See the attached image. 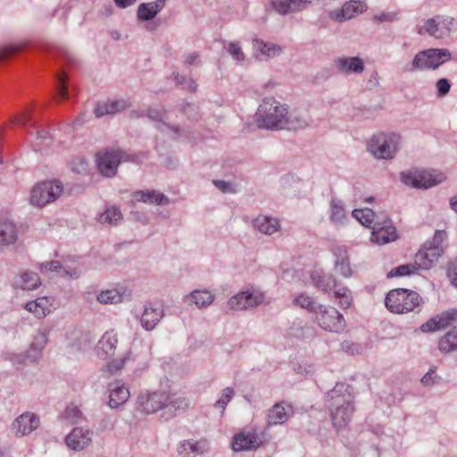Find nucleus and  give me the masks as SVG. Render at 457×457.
<instances>
[{
  "mask_svg": "<svg viewBox=\"0 0 457 457\" xmlns=\"http://www.w3.org/2000/svg\"><path fill=\"white\" fill-rule=\"evenodd\" d=\"M287 114V106L274 98H266L259 105L256 112V123L259 128L278 130L285 127V117Z\"/></svg>",
  "mask_w": 457,
  "mask_h": 457,
  "instance_id": "obj_1",
  "label": "nucleus"
},
{
  "mask_svg": "<svg viewBox=\"0 0 457 457\" xmlns=\"http://www.w3.org/2000/svg\"><path fill=\"white\" fill-rule=\"evenodd\" d=\"M451 59V53L445 48H429L416 54L410 65L404 70L408 72L436 70Z\"/></svg>",
  "mask_w": 457,
  "mask_h": 457,
  "instance_id": "obj_2",
  "label": "nucleus"
},
{
  "mask_svg": "<svg viewBox=\"0 0 457 457\" xmlns=\"http://www.w3.org/2000/svg\"><path fill=\"white\" fill-rule=\"evenodd\" d=\"M401 137L395 133L374 135L368 143L369 152L377 159L391 160L399 150Z\"/></svg>",
  "mask_w": 457,
  "mask_h": 457,
  "instance_id": "obj_3",
  "label": "nucleus"
},
{
  "mask_svg": "<svg viewBox=\"0 0 457 457\" xmlns=\"http://www.w3.org/2000/svg\"><path fill=\"white\" fill-rule=\"evenodd\" d=\"M421 303V297L417 292L397 288L391 290L386 296V308L395 313H404L413 311Z\"/></svg>",
  "mask_w": 457,
  "mask_h": 457,
  "instance_id": "obj_4",
  "label": "nucleus"
},
{
  "mask_svg": "<svg viewBox=\"0 0 457 457\" xmlns=\"http://www.w3.org/2000/svg\"><path fill=\"white\" fill-rule=\"evenodd\" d=\"M456 30V20L448 15H436L426 20L424 24L417 29L418 34H428L437 39L446 38Z\"/></svg>",
  "mask_w": 457,
  "mask_h": 457,
  "instance_id": "obj_5",
  "label": "nucleus"
},
{
  "mask_svg": "<svg viewBox=\"0 0 457 457\" xmlns=\"http://www.w3.org/2000/svg\"><path fill=\"white\" fill-rule=\"evenodd\" d=\"M62 192V186L58 181H43L31 189L30 203L42 207L55 201Z\"/></svg>",
  "mask_w": 457,
  "mask_h": 457,
  "instance_id": "obj_6",
  "label": "nucleus"
},
{
  "mask_svg": "<svg viewBox=\"0 0 457 457\" xmlns=\"http://www.w3.org/2000/svg\"><path fill=\"white\" fill-rule=\"evenodd\" d=\"M401 181L406 186L415 188H429L445 180L443 174H436L428 170H413L402 172Z\"/></svg>",
  "mask_w": 457,
  "mask_h": 457,
  "instance_id": "obj_7",
  "label": "nucleus"
},
{
  "mask_svg": "<svg viewBox=\"0 0 457 457\" xmlns=\"http://www.w3.org/2000/svg\"><path fill=\"white\" fill-rule=\"evenodd\" d=\"M318 325L324 330L339 333L344 330L345 322L343 315L332 306L320 305L315 312Z\"/></svg>",
  "mask_w": 457,
  "mask_h": 457,
  "instance_id": "obj_8",
  "label": "nucleus"
},
{
  "mask_svg": "<svg viewBox=\"0 0 457 457\" xmlns=\"http://www.w3.org/2000/svg\"><path fill=\"white\" fill-rule=\"evenodd\" d=\"M127 160H129V155L120 150H107L104 153H99L97 154L98 170L104 177H114L120 162Z\"/></svg>",
  "mask_w": 457,
  "mask_h": 457,
  "instance_id": "obj_9",
  "label": "nucleus"
},
{
  "mask_svg": "<svg viewBox=\"0 0 457 457\" xmlns=\"http://www.w3.org/2000/svg\"><path fill=\"white\" fill-rule=\"evenodd\" d=\"M264 300V295L259 291H243L230 297L228 305L230 310L242 311L254 308Z\"/></svg>",
  "mask_w": 457,
  "mask_h": 457,
  "instance_id": "obj_10",
  "label": "nucleus"
},
{
  "mask_svg": "<svg viewBox=\"0 0 457 457\" xmlns=\"http://www.w3.org/2000/svg\"><path fill=\"white\" fill-rule=\"evenodd\" d=\"M170 395L162 392L144 393L137 397V406L141 411L151 414L164 408Z\"/></svg>",
  "mask_w": 457,
  "mask_h": 457,
  "instance_id": "obj_11",
  "label": "nucleus"
},
{
  "mask_svg": "<svg viewBox=\"0 0 457 457\" xmlns=\"http://www.w3.org/2000/svg\"><path fill=\"white\" fill-rule=\"evenodd\" d=\"M39 425V417L33 412L26 411L12 421L11 429L16 436H24L36 430Z\"/></svg>",
  "mask_w": 457,
  "mask_h": 457,
  "instance_id": "obj_12",
  "label": "nucleus"
},
{
  "mask_svg": "<svg viewBox=\"0 0 457 457\" xmlns=\"http://www.w3.org/2000/svg\"><path fill=\"white\" fill-rule=\"evenodd\" d=\"M329 408L333 427L337 431L345 428L350 423L353 413L354 411L353 402L346 400L340 405H336Z\"/></svg>",
  "mask_w": 457,
  "mask_h": 457,
  "instance_id": "obj_13",
  "label": "nucleus"
},
{
  "mask_svg": "<svg viewBox=\"0 0 457 457\" xmlns=\"http://www.w3.org/2000/svg\"><path fill=\"white\" fill-rule=\"evenodd\" d=\"M93 431L87 428H74L65 437L67 446L74 451H82L92 442Z\"/></svg>",
  "mask_w": 457,
  "mask_h": 457,
  "instance_id": "obj_14",
  "label": "nucleus"
},
{
  "mask_svg": "<svg viewBox=\"0 0 457 457\" xmlns=\"http://www.w3.org/2000/svg\"><path fill=\"white\" fill-rule=\"evenodd\" d=\"M370 240L378 245H384L396 239L395 228L391 225L388 220L384 221L376 220L371 227Z\"/></svg>",
  "mask_w": 457,
  "mask_h": 457,
  "instance_id": "obj_15",
  "label": "nucleus"
},
{
  "mask_svg": "<svg viewBox=\"0 0 457 457\" xmlns=\"http://www.w3.org/2000/svg\"><path fill=\"white\" fill-rule=\"evenodd\" d=\"M454 321H457V310L452 309L432 317L421 325L420 329L422 332H434L450 326Z\"/></svg>",
  "mask_w": 457,
  "mask_h": 457,
  "instance_id": "obj_16",
  "label": "nucleus"
},
{
  "mask_svg": "<svg viewBox=\"0 0 457 457\" xmlns=\"http://www.w3.org/2000/svg\"><path fill=\"white\" fill-rule=\"evenodd\" d=\"M337 72L344 75L361 74L364 71V62L358 56H341L334 60Z\"/></svg>",
  "mask_w": 457,
  "mask_h": 457,
  "instance_id": "obj_17",
  "label": "nucleus"
},
{
  "mask_svg": "<svg viewBox=\"0 0 457 457\" xmlns=\"http://www.w3.org/2000/svg\"><path fill=\"white\" fill-rule=\"evenodd\" d=\"M19 239L16 224L9 219L0 220V250L9 248Z\"/></svg>",
  "mask_w": 457,
  "mask_h": 457,
  "instance_id": "obj_18",
  "label": "nucleus"
},
{
  "mask_svg": "<svg viewBox=\"0 0 457 457\" xmlns=\"http://www.w3.org/2000/svg\"><path fill=\"white\" fill-rule=\"evenodd\" d=\"M443 247L424 246L415 255V265L419 269L428 270L442 255Z\"/></svg>",
  "mask_w": 457,
  "mask_h": 457,
  "instance_id": "obj_19",
  "label": "nucleus"
},
{
  "mask_svg": "<svg viewBox=\"0 0 457 457\" xmlns=\"http://www.w3.org/2000/svg\"><path fill=\"white\" fill-rule=\"evenodd\" d=\"M293 413V407L289 403H275L268 411L267 423L269 426L285 423Z\"/></svg>",
  "mask_w": 457,
  "mask_h": 457,
  "instance_id": "obj_20",
  "label": "nucleus"
},
{
  "mask_svg": "<svg viewBox=\"0 0 457 457\" xmlns=\"http://www.w3.org/2000/svg\"><path fill=\"white\" fill-rule=\"evenodd\" d=\"M210 449L206 440H184L178 446V454L180 457H196L207 453Z\"/></svg>",
  "mask_w": 457,
  "mask_h": 457,
  "instance_id": "obj_21",
  "label": "nucleus"
},
{
  "mask_svg": "<svg viewBox=\"0 0 457 457\" xmlns=\"http://www.w3.org/2000/svg\"><path fill=\"white\" fill-rule=\"evenodd\" d=\"M262 444L259 436L253 433H239L232 441V449L235 452L251 451L257 449Z\"/></svg>",
  "mask_w": 457,
  "mask_h": 457,
  "instance_id": "obj_22",
  "label": "nucleus"
},
{
  "mask_svg": "<svg viewBox=\"0 0 457 457\" xmlns=\"http://www.w3.org/2000/svg\"><path fill=\"white\" fill-rule=\"evenodd\" d=\"M335 257V270L345 278L352 276L350 259L345 246L338 245L333 248Z\"/></svg>",
  "mask_w": 457,
  "mask_h": 457,
  "instance_id": "obj_23",
  "label": "nucleus"
},
{
  "mask_svg": "<svg viewBox=\"0 0 457 457\" xmlns=\"http://www.w3.org/2000/svg\"><path fill=\"white\" fill-rule=\"evenodd\" d=\"M129 396V390L120 381H115L109 385L108 405L111 408L115 409L122 405L128 401Z\"/></svg>",
  "mask_w": 457,
  "mask_h": 457,
  "instance_id": "obj_24",
  "label": "nucleus"
},
{
  "mask_svg": "<svg viewBox=\"0 0 457 457\" xmlns=\"http://www.w3.org/2000/svg\"><path fill=\"white\" fill-rule=\"evenodd\" d=\"M41 271L56 272L62 278L77 279L81 275V270L77 268L63 266L59 261L42 262L39 265Z\"/></svg>",
  "mask_w": 457,
  "mask_h": 457,
  "instance_id": "obj_25",
  "label": "nucleus"
},
{
  "mask_svg": "<svg viewBox=\"0 0 457 457\" xmlns=\"http://www.w3.org/2000/svg\"><path fill=\"white\" fill-rule=\"evenodd\" d=\"M133 198L141 203L155 204V205H168L170 200L164 194L156 190H138L133 193Z\"/></svg>",
  "mask_w": 457,
  "mask_h": 457,
  "instance_id": "obj_26",
  "label": "nucleus"
},
{
  "mask_svg": "<svg viewBox=\"0 0 457 457\" xmlns=\"http://www.w3.org/2000/svg\"><path fill=\"white\" fill-rule=\"evenodd\" d=\"M363 12V6L361 3L351 1L345 3L340 10H334L329 12V18L343 22L352 19L356 13Z\"/></svg>",
  "mask_w": 457,
  "mask_h": 457,
  "instance_id": "obj_27",
  "label": "nucleus"
},
{
  "mask_svg": "<svg viewBox=\"0 0 457 457\" xmlns=\"http://www.w3.org/2000/svg\"><path fill=\"white\" fill-rule=\"evenodd\" d=\"M129 106V103L124 99L108 100L99 103L96 106L94 112L97 118H100L107 114H115L122 112Z\"/></svg>",
  "mask_w": 457,
  "mask_h": 457,
  "instance_id": "obj_28",
  "label": "nucleus"
},
{
  "mask_svg": "<svg viewBox=\"0 0 457 457\" xmlns=\"http://www.w3.org/2000/svg\"><path fill=\"white\" fill-rule=\"evenodd\" d=\"M165 4L166 0L140 4L137 11V19L143 21L153 20L163 9Z\"/></svg>",
  "mask_w": 457,
  "mask_h": 457,
  "instance_id": "obj_29",
  "label": "nucleus"
},
{
  "mask_svg": "<svg viewBox=\"0 0 457 457\" xmlns=\"http://www.w3.org/2000/svg\"><path fill=\"white\" fill-rule=\"evenodd\" d=\"M311 279L314 286L325 293H333L339 286L331 274H325L320 270H314L311 274Z\"/></svg>",
  "mask_w": 457,
  "mask_h": 457,
  "instance_id": "obj_30",
  "label": "nucleus"
},
{
  "mask_svg": "<svg viewBox=\"0 0 457 457\" xmlns=\"http://www.w3.org/2000/svg\"><path fill=\"white\" fill-rule=\"evenodd\" d=\"M350 389L351 386L349 385L337 383L327 395L328 401L330 402L329 407L340 405L346 400L353 402Z\"/></svg>",
  "mask_w": 457,
  "mask_h": 457,
  "instance_id": "obj_31",
  "label": "nucleus"
},
{
  "mask_svg": "<svg viewBox=\"0 0 457 457\" xmlns=\"http://www.w3.org/2000/svg\"><path fill=\"white\" fill-rule=\"evenodd\" d=\"M311 123V119L306 113L299 111L288 112L285 117V127L283 129L296 130L306 128Z\"/></svg>",
  "mask_w": 457,
  "mask_h": 457,
  "instance_id": "obj_32",
  "label": "nucleus"
},
{
  "mask_svg": "<svg viewBox=\"0 0 457 457\" xmlns=\"http://www.w3.org/2000/svg\"><path fill=\"white\" fill-rule=\"evenodd\" d=\"M117 342L115 335L111 332L104 333L96 345L97 355L102 359L113 355Z\"/></svg>",
  "mask_w": 457,
  "mask_h": 457,
  "instance_id": "obj_33",
  "label": "nucleus"
},
{
  "mask_svg": "<svg viewBox=\"0 0 457 457\" xmlns=\"http://www.w3.org/2000/svg\"><path fill=\"white\" fill-rule=\"evenodd\" d=\"M25 309L37 319H43L51 312V303L47 297H39L28 302L25 304Z\"/></svg>",
  "mask_w": 457,
  "mask_h": 457,
  "instance_id": "obj_34",
  "label": "nucleus"
},
{
  "mask_svg": "<svg viewBox=\"0 0 457 457\" xmlns=\"http://www.w3.org/2000/svg\"><path fill=\"white\" fill-rule=\"evenodd\" d=\"M162 316L163 312L161 309L145 306L140 320L141 325L145 330L150 331L155 328Z\"/></svg>",
  "mask_w": 457,
  "mask_h": 457,
  "instance_id": "obj_35",
  "label": "nucleus"
},
{
  "mask_svg": "<svg viewBox=\"0 0 457 457\" xmlns=\"http://www.w3.org/2000/svg\"><path fill=\"white\" fill-rule=\"evenodd\" d=\"M189 304L195 303L198 308H205L211 305L215 297L207 290H194L186 296Z\"/></svg>",
  "mask_w": 457,
  "mask_h": 457,
  "instance_id": "obj_36",
  "label": "nucleus"
},
{
  "mask_svg": "<svg viewBox=\"0 0 457 457\" xmlns=\"http://www.w3.org/2000/svg\"><path fill=\"white\" fill-rule=\"evenodd\" d=\"M253 227L261 233L272 235L278 230L279 222L275 218L261 215L253 220Z\"/></svg>",
  "mask_w": 457,
  "mask_h": 457,
  "instance_id": "obj_37",
  "label": "nucleus"
},
{
  "mask_svg": "<svg viewBox=\"0 0 457 457\" xmlns=\"http://www.w3.org/2000/svg\"><path fill=\"white\" fill-rule=\"evenodd\" d=\"M253 49L267 58H273L279 55L282 52L280 46L274 43L264 42L262 39L254 38L253 40Z\"/></svg>",
  "mask_w": 457,
  "mask_h": 457,
  "instance_id": "obj_38",
  "label": "nucleus"
},
{
  "mask_svg": "<svg viewBox=\"0 0 457 457\" xmlns=\"http://www.w3.org/2000/svg\"><path fill=\"white\" fill-rule=\"evenodd\" d=\"M441 352L449 353L457 349V327L454 326L438 343Z\"/></svg>",
  "mask_w": 457,
  "mask_h": 457,
  "instance_id": "obj_39",
  "label": "nucleus"
},
{
  "mask_svg": "<svg viewBox=\"0 0 457 457\" xmlns=\"http://www.w3.org/2000/svg\"><path fill=\"white\" fill-rule=\"evenodd\" d=\"M330 220L334 224H342L346 219L344 203L338 199L330 201Z\"/></svg>",
  "mask_w": 457,
  "mask_h": 457,
  "instance_id": "obj_40",
  "label": "nucleus"
},
{
  "mask_svg": "<svg viewBox=\"0 0 457 457\" xmlns=\"http://www.w3.org/2000/svg\"><path fill=\"white\" fill-rule=\"evenodd\" d=\"M122 214L119 208L111 206L99 216L98 221L101 224L118 225L122 220Z\"/></svg>",
  "mask_w": 457,
  "mask_h": 457,
  "instance_id": "obj_41",
  "label": "nucleus"
},
{
  "mask_svg": "<svg viewBox=\"0 0 457 457\" xmlns=\"http://www.w3.org/2000/svg\"><path fill=\"white\" fill-rule=\"evenodd\" d=\"M352 215L368 228H371V225H374V222L378 220L376 213L370 208L355 209L352 212Z\"/></svg>",
  "mask_w": 457,
  "mask_h": 457,
  "instance_id": "obj_42",
  "label": "nucleus"
},
{
  "mask_svg": "<svg viewBox=\"0 0 457 457\" xmlns=\"http://www.w3.org/2000/svg\"><path fill=\"white\" fill-rule=\"evenodd\" d=\"M333 295L338 300L342 308H349L353 302L352 292L345 287H338L333 291Z\"/></svg>",
  "mask_w": 457,
  "mask_h": 457,
  "instance_id": "obj_43",
  "label": "nucleus"
},
{
  "mask_svg": "<svg viewBox=\"0 0 457 457\" xmlns=\"http://www.w3.org/2000/svg\"><path fill=\"white\" fill-rule=\"evenodd\" d=\"M97 301L104 304L118 303L122 301V295L116 289H109L98 294Z\"/></svg>",
  "mask_w": 457,
  "mask_h": 457,
  "instance_id": "obj_44",
  "label": "nucleus"
},
{
  "mask_svg": "<svg viewBox=\"0 0 457 457\" xmlns=\"http://www.w3.org/2000/svg\"><path fill=\"white\" fill-rule=\"evenodd\" d=\"M21 287L23 289L33 290L39 287L40 278L38 275L35 272L27 271L21 274Z\"/></svg>",
  "mask_w": 457,
  "mask_h": 457,
  "instance_id": "obj_45",
  "label": "nucleus"
},
{
  "mask_svg": "<svg viewBox=\"0 0 457 457\" xmlns=\"http://www.w3.org/2000/svg\"><path fill=\"white\" fill-rule=\"evenodd\" d=\"M48 341L47 335L45 332H38L30 345V353L35 351L34 358H40L41 352Z\"/></svg>",
  "mask_w": 457,
  "mask_h": 457,
  "instance_id": "obj_46",
  "label": "nucleus"
},
{
  "mask_svg": "<svg viewBox=\"0 0 457 457\" xmlns=\"http://www.w3.org/2000/svg\"><path fill=\"white\" fill-rule=\"evenodd\" d=\"M25 43L10 44L0 47V62L6 60L24 49Z\"/></svg>",
  "mask_w": 457,
  "mask_h": 457,
  "instance_id": "obj_47",
  "label": "nucleus"
},
{
  "mask_svg": "<svg viewBox=\"0 0 457 457\" xmlns=\"http://www.w3.org/2000/svg\"><path fill=\"white\" fill-rule=\"evenodd\" d=\"M235 395V391L232 387H226L222 390L220 398L214 403V407L220 409L221 414L224 412L226 406Z\"/></svg>",
  "mask_w": 457,
  "mask_h": 457,
  "instance_id": "obj_48",
  "label": "nucleus"
},
{
  "mask_svg": "<svg viewBox=\"0 0 457 457\" xmlns=\"http://www.w3.org/2000/svg\"><path fill=\"white\" fill-rule=\"evenodd\" d=\"M127 359V357H123L121 359L112 360V361L106 363L102 368L103 373L107 374L108 376L116 374L123 369Z\"/></svg>",
  "mask_w": 457,
  "mask_h": 457,
  "instance_id": "obj_49",
  "label": "nucleus"
},
{
  "mask_svg": "<svg viewBox=\"0 0 457 457\" xmlns=\"http://www.w3.org/2000/svg\"><path fill=\"white\" fill-rule=\"evenodd\" d=\"M56 78L58 80L57 88H56L57 96L62 100L68 99L69 93H68V88L66 86V82L68 79L67 75L65 74V72L63 71H62L56 74Z\"/></svg>",
  "mask_w": 457,
  "mask_h": 457,
  "instance_id": "obj_50",
  "label": "nucleus"
},
{
  "mask_svg": "<svg viewBox=\"0 0 457 457\" xmlns=\"http://www.w3.org/2000/svg\"><path fill=\"white\" fill-rule=\"evenodd\" d=\"M271 5L277 12L281 14L300 11L298 8H293V0H271Z\"/></svg>",
  "mask_w": 457,
  "mask_h": 457,
  "instance_id": "obj_51",
  "label": "nucleus"
},
{
  "mask_svg": "<svg viewBox=\"0 0 457 457\" xmlns=\"http://www.w3.org/2000/svg\"><path fill=\"white\" fill-rule=\"evenodd\" d=\"M295 303L302 308L307 309L312 312H316L320 304H317L312 297L300 295L295 299Z\"/></svg>",
  "mask_w": 457,
  "mask_h": 457,
  "instance_id": "obj_52",
  "label": "nucleus"
},
{
  "mask_svg": "<svg viewBox=\"0 0 457 457\" xmlns=\"http://www.w3.org/2000/svg\"><path fill=\"white\" fill-rule=\"evenodd\" d=\"M418 269L417 265L413 264H404L400 265L395 269H392L388 274V278L393 277H398V276H405V275H411L415 272V270Z\"/></svg>",
  "mask_w": 457,
  "mask_h": 457,
  "instance_id": "obj_53",
  "label": "nucleus"
},
{
  "mask_svg": "<svg viewBox=\"0 0 457 457\" xmlns=\"http://www.w3.org/2000/svg\"><path fill=\"white\" fill-rule=\"evenodd\" d=\"M187 406V401L182 397H174L170 395V400L164 408L168 409L170 412L178 410H183Z\"/></svg>",
  "mask_w": 457,
  "mask_h": 457,
  "instance_id": "obj_54",
  "label": "nucleus"
},
{
  "mask_svg": "<svg viewBox=\"0 0 457 457\" xmlns=\"http://www.w3.org/2000/svg\"><path fill=\"white\" fill-rule=\"evenodd\" d=\"M227 50L235 61L243 62L245 60V54L238 42L228 43Z\"/></svg>",
  "mask_w": 457,
  "mask_h": 457,
  "instance_id": "obj_55",
  "label": "nucleus"
},
{
  "mask_svg": "<svg viewBox=\"0 0 457 457\" xmlns=\"http://www.w3.org/2000/svg\"><path fill=\"white\" fill-rule=\"evenodd\" d=\"M55 54L59 60L65 62L67 64L71 65L76 62L74 55L67 48L58 47Z\"/></svg>",
  "mask_w": 457,
  "mask_h": 457,
  "instance_id": "obj_56",
  "label": "nucleus"
},
{
  "mask_svg": "<svg viewBox=\"0 0 457 457\" xmlns=\"http://www.w3.org/2000/svg\"><path fill=\"white\" fill-rule=\"evenodd\" d=\"M436 95L438 97L446 96L451 89V83L447 79H440L436 83Z\"/></svg>",
  "mask_w": 457,
  "mask_h": 457,
  "instance_id": "obj_57",
  "label": "nucleus"
},
{
  "mask_svg": "<svg viewBox=\"0 0 457 457\" xmlns=\"http://www.w3.org/2000/svg\"><path fill=\"white\" fill-rule=\"evenodd\" d=\"M81 411L76 406L67 407L64 411L66 419L70 420L73 423H77L81 417Z\"/></svg>",
  "mask_w": 457,
  "mask_h": 457,
  "instance_id": "obj_58",
  "label": "nucleus"
},
{
  "mask_svg": "<svg viewBox=\"0 0 457 457\" xmlns=\"http://www.w3.org/2000/svg\"><path fill=\"white\" fill-rule=\"evenodd\" d=\"M165 111L162 108H149L145 115L152 120L162 121L164 117Z\"/></svg>",
  "mask_w": 457,
  "mask_h": 457,
  "instance_id": "obj_59",
  "label": "nucleus"
},
{
  "mask_svg": "<svg viewBox=\"0 0 457 457\" xmlns=\"http://www.w3.org/2000/svg\"><path fill=\"white\" fill-rule=\"evenodd\" d=\"M183 111L189 120H195L199 118L198 107L194 104H186L183 107Z\"/></svg>",
  "mask_w": 457,
  "mask_h": 457,
  "instance_id": "obj_60",
  "label": "nucleus"
},
{
  "mask_svg": "<svg viewBox=\"0 0 457 457\" xmlns=\"http://www.w3.org/2000/svg\"><path fill=\"white\" fill-rule=\"evenodd\" d=\"M445 238H446L445 231H444V230H436L435 235H434L431 245L438 246V247H443L442 246V243L444 242V240Z\"/></svg>",
  "mask_w": 457,
  "mask_h": 457,
  "instance_id": "obj_61",
  "label": "nucleus"
},
{
  "mask_svg": "<svg viewBox=\"0 0 457 457\" xmlns=\"http://www.w3.org/2000/svg\"><path fill=\"white\" fill-rule=\"evenodd\" d=\"M436 372L434 370L430 369L421 378V383L424 386H430L436 382Z\"/></svg>",
  "mask_w": 457,
  "mask_h": 457,
  "instance_id": "obj_62",
  "label": "nucleus"
},
{
  "mask_svg": "<svg viewBox=\"0 0 457 457\" xmlns=\"http://www.w3.org/2000/svg\"><path fill=\"white\" fill-rule=\"evenodd\" d=\"M448 278L452 281V283L457 287V263H452L448 267L447 271Z\"/></svg>",
  "mask_w": 457,
  "mask_h": 457,
  "instance_id": "obj_63",
  "label": "nucleus"
},
{
  "mask_svg": "<svg viewBox=\"0 0 457 457\" xmlns=\"http://www.w3.org/2000/svg\"><path fill=\"white\" fill-rule=\"evenodd\" d=\"M30 120H31L30 114L28 113V112H22V113H21L20 115H18L17 117L14 118L13 122L15 124H19V125L24 126L28 122H29Z\"/></svg>",
  "mask_w": 457,
  "mask_h": 457,
  "instance_id": "obj_64",
  "label": "nucleus"
}]
</instances>
